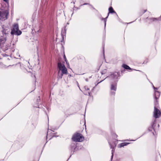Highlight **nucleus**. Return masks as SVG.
I'll use <instances>...</instances> for the list:
<instances>
[{
  "label": "nucleus",
  "mask_w": 161,
  "mask_h": 161,
  "mask_svg": "<svg viewBox=\"0 0 161 161\" xmlns=\"http://www.w3.org/2000/svg\"><path fill=\"white\" fill-rule=\"evenodd\" d=\"M123 67H124L125 69H130V68L128 66V65H125V64H123Z\"/></svg>",
  "instance_id": "nucleus-7"
},
{
  "label": "nucleus",
  "mask_w": 161,
  "mask_h": 161,
  "mask_svg": "<svg viewBox=\"0 0 161 161\" xmlns=\"http://www.w3.org/2000/svg\"><path fill=\"white\" fill-rule=\"evenodd\" d=\"M11 33V34H15L17 35H20L21 34V32L19 30L18 25L17 24H15L13 26Z\"/></svg>",
  "instance_id": "nucleus-2"
},
{
  "label": "nucleus",
  "mask_w": 161,
  "mask_h": 161,
  "mask_svg": "<svg viewBox=\"0 0 161 161\" xmlns=\"http://www.w3.org/2000/svg\"><path fill=\"white\" fill-rule=\"evenodd\" d=\"M160 115V112L159 110L156 108H154V116L155 118L159 117Z\"/></svg>",
  "instance_id": "nucleus-4"
},
{
  "label": "nucleus",
  "mask_w": 161,
  "mask_h": 161,
  "mask_svg": "<svg viewBox=\"0 0 161 161\" xmlns=\"http://www.w3.org/2000/svg\"><path fill=\"white\" fill-rule=\"evenodd\" d=\"M109 12L111 13L114 12V11L113 8H112V7H110L109 8Z\"/></svg>",
  "instance_id": "nucleus-8"
},
{
  "label": "nucleus",
  "mask_w": 161,
  "mask_h": 161,
  "mask_svg": "<svg viewBox=\"0 0 161 161\" xmlns=\"http://www.w3.org/2000/svg\"><path fill=\"white\" fill-rule=\"evenodd\" d=\"M153 21L155 20H156V19H155V18H153Z\"/></svg>",
  "instance_id": "nucleus-11"
},
{
  "label": "nucleus",
  "mask_w": 161,
  "mask_h": 161,
  "mask_svg": "<svg viewBox=\"0 0 161 161\" xmlns=\"http://www.w3.org/2000/svg\"><path fill=\"white\" fill-rule=\"evenodd\" d=\"M130 143H128V142H123L122 143L118 145V147H123L124 146H125L129 144Z\"/></svg>",
  "instance_id": "nucleus-6"
},
{
  "label": "nucleus",
  "mask_w": 161,
  "mask_h": 161,
  "mask_svg": "<svg viewBox=\"0 0 161 161\" xmlns=\"http://www.w3.org/2000/svg\"><path fill=\"white\" fill-rule=\"evenodd\" d=\"M116 89V88L115 86H113V85H112L111 86V90H115Z\"/></svg>",
  "instance_id": "nucleus-9"
},
{
  "label": "nucleus",
  "mask_w": 161,
  "mask_h": 161,
  "mask_svg": "<svg viewBox=\"0 0 161 161\" xmlns=\"http://www.w3.org/2000/svg\"><path fill=\"white\" fill-rule=\"evenodd\" d=\"M112 157H113V152L112 153Z\"/></svg>",
  "instance_id": "nucleus-12"
},
{
  "label": "nucleus",
  "mask_w": 161,
  "mask_h": 161,
  "mask_svg": "<svg viewBox=\"0 0 161 161\" xmlns=\"http://www.w3.org/2000/svg\"><path fill=\"white\" fill-rule=\"evenodd\" d=\"M89 89L87 88V90H89Z\"/></svg>",
  "instance_id": "nucleus-17"
},
{
  "label": "nucleus",
  "mask_w": 161,
  "mask_h": 161,
  "mask_svg": "<svg viewBox=\"0 0 161 161\" xmlns=\"http://www.w3.org/2000/svg\"><path fill=\"white\" fill-rule=\"evenodd\" d=\"M58 67L59 69L61 71L63 74H67V69L64 64L59 63L58 64Z\"/></svg>",
  "instance_id": "nucleus-3"
},
{
  "label": "nucleus",
  "mask_w": 161,
  "mask_h": 161,
  "mask_svg": "<svg viewBox=\"0 0 161 161\" xmlns=\"http://www.w3.org/2000/svg\"><path fill=\"white\" fill-rule=\"evenodd\" d=\"M72 139L75 142H81L84 140V138L81 134L76 133L73 135Z\"/></svg>",
  "instance_id": "nucleus-1"
},
{
  "label": "nucleus",
  "mask_w": 161,
  "mask_h": 161,
  "mask_svg": "<svg viewBox=\"0 0 161 161\" xmlns=\"http://www.w3.org/2000/svg\"><path fill=\"white\" fill-rule=\"evenodd\" d=\"M88 94H89V95H90V94L89 92H88Z\"/></svg>",
  "instance_id": "nucleus-16"
},
{
  "label": "nucleus",
  "mask_w": 161,
  "mask_h": 161,
  "mask_svg": "<svg viewBox=\"0 0 161 161\" xmlns=\"http://www.w3.org/2000/svg\"><path fill=\"white\" fill-rule=\"evenodd\" d=\"M3 0L4 1H6H6H8V0Z\"/></svg>",
  "instance_id": "nucleus-13"
},
{
  "label": "nucleus",
  "mask_w": 161,
  "mask_h": 161,
  "mask_svg": "<svg viewBox=\"0 0 161 161\" xmlns=\"http://www.w3.org/2000/svg\"><path fill=\"white\" fill-rule=\"evenodd\" d=\"M6 41V39L5 38L4 39L2 38L0 39V41L2 42V41H4L3 42H4Z\"/></svg>",
  "instance_id": "nucleus-10"
},
{
  "label": "nucleus",
  "mask_w": 161,
  "mask_h": 161,
  "mask_svg": "<svg viewBox=\"0 0 161 161\" xmlns=\"http://www.w3.org/2000/svg\"><path fill=\"white\" fill-rule=\"evenodd\" d=\"M154 87V90L155 91V98L156 100H157L158 97H159L160 94V93L156 91V90H155L156 89L157 90V88L155 87Z\"/></svg>",
  "instance_id": "nucleus-5"
},
{
  "label": "nucleus",
  "mask_w": 161,
  "mask_h": 161,
  "mask_svg": "<svg viewBox=\"0 0 161 161\" xmlns=\"http://www.w3.org/2000/svg\"><path fill=\"white\" fill-rule=\"evenodd\" d=\"M68 66H69V64H68Z\"/></svg>",
  "instance_id": "nucleus-15"
},
{
  "label": "nucleus",
  "mask_w": 161,
  "mask_h": 161,
  "mask_svg": "<svg viewBox=\"0 0 161 161\" xmlns=\"http://www.w3.org/2000/svg\"><path fill=\"white\" fill-rule=\"evenodd\" d=\"M65 61H66V63H67V62L66 60V59H65Z\"/></svg>",
  "instance_id": "nucleus-14"
}]
</instances>
